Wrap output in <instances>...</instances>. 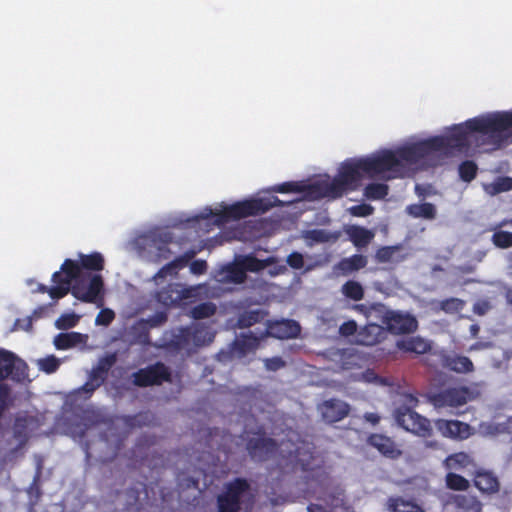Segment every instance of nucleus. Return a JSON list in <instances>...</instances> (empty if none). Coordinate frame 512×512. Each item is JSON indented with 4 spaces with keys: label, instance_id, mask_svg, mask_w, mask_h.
I'll list each match as a JSON object with an SVG mask.
<instances>
[{
    "label": "nucleus",
    "instance_id": "f257e3e1",
    "mask_svg": "<svg viewBox=\"0 0 512 512\" xmlns=\"http://www.w3.org/2000/svg\"><path fill=\"white\" fill-rule=\"evenodd\" d=\"M413 176L406 166L400 147L382 149L366 156L342 161L334 177L315 174L306 180L287 181L260 189L258 192H388V182Z\"/></svg>",
    "mask_w": 512,
    "mask_h": 512
},
{
    "label": "nucleus",
    "instance_id": "f03ea898",
    "mask_svg": "<svg viewBox=\"0 0 512 512\" xmlns=\"http://www.w3.org/2000/svg\"><path fill=\"white\" fill-rule=\"evenodd\" d=\"M477 121H485V117H475L454 125L445 135L400 146V153L406 166L411 167L414 174L415 166L434 154L449 157L466 154L471 148L479 153L494 151V148H490V132L476 129Z\"/></svg>",
    "mask_w": 512,
    "mask_h": 512
},
{
    "label": "nucleus",
    "instance_id": "7ed1b4c3",
    "mask_svg": "<svg viewBox=\"0 0 512 512\" xmlns=\"http://www.w3.org/2000/svg\"><path fill=\"white\" fill-rule=\"evenodd\" d=\"M126 435L118 432L113 426H109L99 436V442L104 444L110 450V455L102 457L103 463H111L113 467L110 468V475L106 476V485L109 487V497L114 502V498L123 496V510L128 508L127 500V474L126 468L128 467V459L124 451Z\"/></svg>",
    "mask_w": 512,
    "mask_h": 512
},
{
    "label": "nucleus",
    "instance_id": "20e7f679",
    "mask_svg": "<svg viewBox=\"0 0 512 512\" xmlns=\"http://www.w3.org/2000/svg\"><path fill=\"white\" fill-rule=\"evenodd\" d=\"M276 261L275 257L260 260L252 254L236 255L231 263L223 265L215 271L213 277L221 284H243L247 280V272H260Z\"/></svg>",
    "mask_w": 512,
    "mask_h": 512
},
{
    "label": "nucleus",
    "instance_id": "39448f33",
    "mask_svg": "<svg viewBox=\"0 0 512 512\" xmlns=\"http://www.w3.org/2000/svg\"><path fill=\"white\" fill-rule=\"evenodd\" d=\"M27 364L17 357L13 352L0 349V413L11 405V387L3 383L5 379H11L15 382H22L27 377Z\"/></svg>",
    "mask_w": 512,
    "mask_h": 512
},
{
    "label": "nucleus",
    "instance_id": "423d86ee",
    "mask_svg": "<svg viewBox=\"0 0 512 512\" xmlns=\"http://www.w3.org/2000/svg\"><path fill=\"white\" fill-rule=\"evenodd\" d=\"M63 281H67L68 294L71 293L77 300L84 303L102 302L104 281L99 273H80L73 278L63 274Z\"/></svg>",
    "mask_w": 512,
    "mask_h": 512
},
{
    "label": "nucleus",
    "instance_id": "0eeeda50",
    "mask_svg": "<svg viewBox=\"0 0 512 512\" xmlns=\"http://www.w3.org/2000/svg\"><path fill=\"white\" fill-rule=\"evenodd\" d=\"M173 239L166 229H156L136 238L134 244L138 254L152 262H160L170 258L172 252L167 244Z\"/></svg>",
    "mask_w": 512,
    "mask_h": 512
},
{
    "label": "nucleus",
    "instance_id": "6e6552de",
    "mask_svg": "<svg viewBox=\"0 0 512 512\" xmlns=\"http://www.w3.org/2000/svg\"><path fill=\"white\" fill-rule=\"evenodd\" d=\"M117 359V352L108 353L101 357L89 372L87 381L73 391L72 396L74 399H90L94 392L105 383L108 372L114 367Z\"/></svg>",
    "mask_w": 512,
    "mask_h": 512
},
{
    "label": "nucleus",
    "instance_id": "1a4fd4ad",
    "mask_svg": "<svg viewBox=\"0 0 512 512\" xmlns=\"http://www.w3.org/2000/svg\"><path fill=\"white\" fill-rule=\"evenodd\" d=\"M277 201L275 197H272V199L253 198L230 206H224L222 214L225 220H239L264 213L275 206Z\"/></svg>",
    "mask_w": 512,
    "mask_h": 512
},
{
    "label": "nucleus",
    "instance_id": "9d476101",
    "mask_svg": "<svg viewBox=\"0 0 512 512\" xmlns=\"http://www.w3.org/2000/svg\"><path fill=\"white\" fill-rule=\"evenodd\" d=\"M103 421L104 417L98 409L82 408L74 412L67 429L74 439L82 441L89 430L99 426Z\"/></svg>",
    "mask_w": 512,
    "mask_h": 512
},
{
    "label": "nucleus",
    "instance_id": "9b49d317",
    "mask_svg": "<svg viewBox=\"0 0 512 512\" xmlns=\"http://www.w3.org/2000/svg\"><path fill=\"white\" fill-rule=\"evenodd\" d=\"M78 260L65 259L61 265L64 274H68L70 278L80 273H98L104 269V257L99 252L90 254H78Z\"/></svg>",
    "mask_w": 512,
    "mask_h": 512
},
{
    "label": "nucleus",
    "instance_id": "f8f14e48",
    "mask_svg": "<svg viewBox=\"0 0 512 512\" xmlns=\"http://www.w3.org/2000/svg\"><path fill=\"white\" fill-rule=\"evenodd\" d=\"M249 485L246 481L237 479L231 483L227 492L218 497L219 512H237L245 498H249Z\"/></svg>",
    "mask_w": 512,
    "mask_h": 512
},
{
    "label": "nucleus",
    "instance_id": "ddd939ff",
    "mask_svg": "<svg viewBox=\"0 0 512 512\" xmlns=\"http://www.w3.org/2000/svg\"><path fill=\"white\" fill-rule=\"evenodd\" d=\"M396 420L398 424L407 431L421 436L430 434L431 428L429 421L408 408L403 410L399 409L396 413Z\"/></svg>",
    "mask_w": 512,
    "mask_h": 512
},
{
    "label": "nucleus",
    "instance_id": "4468645a",
    "mask_svg": "<svg viewBox=\"0 0 512 512\" xmlns=\"http://www.w3.org/2000/svg\"><path fill=\"white\" fill-rule=\"evenodd\" d=\"M385 324L395 334L414 332L418 326L413 316L399 312H388L385 316Z\"/></svg>",
    "mask_w": 512,
    "mask_h": 512
},
{
    "label": "nucleus",
    "instance_id": "2eb2a0df",
    "mask_svg": "<svg viewBox=\"0 0 512 512\" xmlns=\"http://www.w3.org/2000/svg\"><path fill=\"white\" fill-rule=\"evenodd\" d=\"M323 420L327 423H335L345 418L349 411V405L339 399H331L324 401L318 406Z\"/></svg>",
    "mask_w": 512,
    "mask_h": 512
},
{
    "label": "nucleus",
    "instance_id": "dca6fc26",
    "mask_svg": "<svg viewBox=\"0 0 512 512\" xmlns=\"http://www.w3.org/2000/svg\"><path fill=\"white\" fill-rule=\"evenodd\" d=\"M169 379V372L163 364H156L134 374V382L139 386L160 384Z\"/></svg>",
    "mask_w": 512,
    "mask_h": 512
},
{
    "label": "nucleus",
    "instance_id": "f3484780",
    "mask_svg": "<svg viewBox=\"0 0 512 512\" xmlns=\"http://www.w3.org/2000/svg\"><path fill=\"white\" fill-rule=\"evenodd\" d=\"M470 399V393L466 388L448 389L434 399L435 406L457 407L465 404Z\"/></svg>",
    "mask_w": 512,
    "mask_h": 512
},
{
    "label": "nucleus",
    "instance_id": "a211bd4d",
    "mask_svg": "<svg viewBox=\"0 0 512 512\" xmlns=\"http://www.w3.org/2000/svg\"><path fill=\"white\" fill-rule=\"evenodd\" d=\"M124 368H114L111 372L112 379L106 384L107 393L113 398H121L128 391V378Z\"/></svg>",
    "mask_w": 512,
    "mask_h": 512
},
{
    "label": "nucleus",
    "instance_id": "6ab92c4d",
    "mask_svg": "<svg viewBox=\"0 0 512 512\" xmlns=\"http://www.w3.org/2000/svg\"><path fill=\"white\" fill-rule=\"evenodd\" d=\"M407 255L402 244L382 246L375 252L374 260L378 264H397L405 260Z\"/></svg>",
    "mask_w": 512,
    "mask_h": 512
},
{
    "label": "nucleus",
    "instance_id": "aec40b11",
    "mask_svg": "<svg viewBox=\"0 0 512 512\" xmlns=\"http://www.w3.org/2000/svg\"><path fill=\"white\" fill-rule=\"evenodd\" d=\"M63 272L60 269L52 274L51 281L53 282V286L48 287L44 284H38L36 292L39 293H47L51 299L59 300L68 295V286L67 281H63Z\"/></svg>",
    "mask_w": 512,
    "mask_h": 512
},
{
    "label": "nucleus",
    "instance_id": "412c9836",
    "mask_svg": "<svg viewBox=\"0 0 512 512\" xmlns=\"http://www.w3.org/2000/svg\"><path fill=\"white\" fill-rule=\"evenodd\" d=\"M436 427L446 437L465 439L470 435V426L456 420H437Z\"/></svg>",
    "mask_w": 512,
    "mask_h": 512
},
{
    "label": "nucleus",
    "instance_id": "4be33fe9",
    "mask_svg": "<svg viewBox=\"0 0 512 512\" xmlns=\"http://www.w3.org/2000/svg\"><path fill=\"white\" fill-rule=\"evenodd\" d=\"M275 442L266 437L256 436L249 440L247 448L250 455L257 460H264L275 450Z\"/></svg>",
    "mask_w": 512,
    "mask_h": 512
},
{
    "label": "nucleus",
    "instance_id": "5701e85b",
    "mask_svg": "<svg viewBox=\"0 0 512 512\" xmlns=\"http://www.w3.org/2000/svg\"><path fill=\"white\" fill-rule=\"evenodd\" d=\"M196 255L195 251H187L182 256L177 257L173 261L163 266L159 272L153 277V280L158 283L159 280L164 279L167 275L173 276L177 271L185 267L191 259Z\"/></svg>",
    "mask_w": 512,
    "mask_h": 512
},
{
    "label": "nucleus",
    "instance_id": "b1692460",
    "mask_svg": "<svg viewBox=\"0 0 512 512\" xmlns=\"http://www.w3.org/2000/svg\"><path fill=\"white\" fill-rule=\"evenodd\" d=\"M369 443L375 447L381 454L390 458H397L401 455V450L392 439L381 434L370 436Z\"/></svg>",
    "mask_w": 512,
    "mask_h": 512
},
{
    "label": "nucleus",
    "instance_id": "393cba45",
    "mask_svg": "<svg viewBox=\"0 0 512 512\" xmlns=\"http://www.w3.org/2000/svg\"><path fill=\"white\" fill-rule=\"evenodd\" d=\"M384 329L377 324H368L363 327L357 334V342L361 345L372 346L384 338Z\"/></svg>",
    "mask_w": 512,
    "mask_h": 512
},
{
    "label": "nucleus",
    "instance_id": "a878e982",
    "mask_svg": "<svg viewBox=\"0 0 512 512\" xmlns=\"http://www.w3.org/2000/svg\"><path fill=\"white\" fill-rule=\"evenodd\" d=\"M88 336L79 332L59 333L54 338V345L58 350H67L87 342Z\"/></svg>",
    "mask_w": 512,
    "mask_h": 512
},
{
    "label": "nucleus",
    "instance_id": "bb28decb",
    "mask_svg": "<svg viewBox=\"0 0 512 512\" xmlns=\"http://www.w3.org/2000/svg\"><path fill=\"white\" fill-rule=\"evenodd\" d=\"M396 346L401 350L416 354H424L430 349L429 342L421 337L404 338L399 340Z\"/></svg>",
    "mask_w": 512,
    "mask_h": 512
},
{
    "label": "nucleus",
    "instance_id": "cd10ccee",
    "mask_svg": "<svg viewBox=\"0 0 512 512\" xmlns=\"http://www.w3.org/2000/svg\"><path fill=\"white\" fill-rule=\"evenodd\" d=\"M346 233L353 244L359 248L367 246L375 236L374 231L359 226H350Z\"/></svg>",
    "mask_w": 512,
    "mask_h": 512
},
{
    "label": "nucleus",
    "instance_id": "c85d7f7f",
    "mask_svg": "<svg viewBox=\"0 0 512 512\" xmlns=\"http://www.w3.org/2000/svg\"><path fill=\"white\" fill-rule=\"evenodd\" d=\"M300 333V326L297 322L285 320L277 322L273 327L271 334L277 338H293Z\"/></svg>",
    "mask_w": 512,
    "mask_h": 512
},
{
    "label": "nucleus",
    "instance_id": "c756f323",
    "mask_svg": "<svg viewBox=\"0 0 512 512\" xmlns=\"http://www.w3.org/2000/svg\"><path fill=\"white\" fill-rule=\"evenodd\" d=\"M474 483L482 492L495 493L499 490L497 478L489 472H478L475 476Z\"/></svg>",
    "mask_w": 512,
    "mask_h": 512
},
{
    "label": "nucleus",
    "instance_id": "7c9ffc66",
    "mask_svg": "<svg viewBox=\"0 0 512 512\" xmlns=\"http://www.w3.org/2000/svg\"><path fill=\"white\" fill-rule=\"evenodd\" d=\"M444 365L457 373H469L474 370L472 361L466 356H449L444 359Z\"/></svg>",
    "mask_w": 512,
    "mask_h": 512
},
{
    "label": "nucleus",
    "instance_id": "2f4dec72",
    "mask_svg": "<svg viewBox=\"0 0 512 512\" xmlns=\"http://www.w3.org/2000/svg\"><path fill=\"white\" fill-rule=\"evenodd\" d=\"M387 507L392 512H425L417 503L401 497L389 498Z\"/></svg>",
    "mask_w": 512,
    "mask_h": 512
},
{
    "label": "nucleus",
    "instance_id": "473e14b6",
    "mask_svg": "<svg viewBox=\"0 0 512 512\" xmlns=\"http://www.w3.org/2000/svg\"><path fill=\"white\" fill-rule=\"evenodd\" d=\"M367 264V258L363 255H353L349 258L342 259L336 266L335 269L341 271L342 274H349L353 271H357L364 268Z\"/></svg>",
    "mask_w": 512,
    "mask_h": 512
},
{
    "label": "nucleus",
    "instance_id": "72a5a7b5",
    "mask_svg": "<svg viewBox=\"0 0 512 512\" xmlns=\"http://www.w3.org/2000/svg\"><path fill=\"white\" fill-rule=\"evenodd\" d=\"M157 299L165 306H175L180 303L179 283L170 284L157 293Z\"/></svg>",
    "mask_w": 512,
    "mask_h": 512
},
{
    "label": "nucleus",
    "instance_id": "f704fd0d",
    "mask_svg": "<svg viewBox=\"0 0 512 512\" xmlns=\"http://www.w3.org/2000/svg\"><path fill=\"white\" fill-rule=\"evenodd\" d=\"M207 285L199 284L195 286H185L179 283V291H180V302L188 301L194 302L197 299L202 297V291H205V296H207Z\"/></svg>",
    "mask_w": 512,
    "mask_h": 512
},
{
    "label": "nucleus",
    "instance_id": "c9c22d12",
    "mask_svg": "<svg viewBox=\"0 0 512 512\" xmlns=\"http://www.w3.org/2000/svg\"><path fill=\"white\" fill-rule=\"evenodd\" d=\"M455 505L464 512H481L482 504L471 495H457L454 498Z\"/></svg>",
    "mask_w": 512,
    "mask_h": 512
},
{
    "label": "nucleus",
    "instance_id": "e433bc0d",
    "mask_svg": "<svg viewBox=\"0 0 512 512\" xmlns=\"http://www.w3.org/2000/svg\"><path fill=\"white\" fill-rule=\"evenodd\" d=\"M407 213L415 218L434 219L436 210L430 203L413 204L407 207Z\"/></svg>",
    "mask_w": 512,
    "mask_h": 512
},
{
    "label": "nucleus",
    "instance_id": "4c0bfd02",
    "mask_svg": "<svg viewBox=\"0 0 512 512\" xmlns=\"http://www.w3.org/2000/svg\"><path fill=\"white\" fill-rule=\"evenodd\" d=\"M338 236V234H331L321 229L305 231L302 234V237L308 241L309 245H312L315 242L335 241Z\"/></svg>",
    "mask_w": 512,
    "mask_h": 512
},
{
    "label": "nucleus",
    "instance_id": "58836bf2",
    "mask_svg": "<svg viewBox=\"0 0 512 512\" xmlns=\"http://www.w3.org/2000/svg\"><path fill=\"white\" fill-rule=\"evenodd\" d=\"M193 339L192 326L184 328L179 331V334L175 336L174 343L179 349L191 351L195 348Z\"/></svg>",
    "mask_w": 512,
    "mask_h": 512
},
{
    "label": "nucleus",
    "instance_id": "ea45409f",
    "mask_svg": "<svg viewBox=\"0 0 512 512\" xmlns=\"http://www.w3.org/2000/svg\"><path fill=\"white\" fill-rule=\"evenodd\" d=\"M192 331L195 347L206 345L213 340L214 334L207 327L193 325Z\"/></svg>",
    "mask_w": 512,
    "mask_h": 512
},
{
    "label": "nucleus",
    "instance_id": "a19ab883",
    "mask_svg": "<svg viewBox=\"0 0 512 512\" xmlns=\"http://www.w3.org/2000/svg\"><path fill=\"white\" fill-rule=\"evenodd\" d=\"M435 309L444 311L448 314H454L460 312L465 302L459 298H449L435 303Z\"/></svg>",
    "mask_w": 512,
    "mask_h": 512
},
{
    "label": "nucleus",
    "instance_id": "79ce46f5",
    "mask_svg": "<svg viewBox=\"0 0 512 512\" xmlns=\"http://www.w3.org/2000/svg\"><path fill=\"white\" fill-rule=\"evenodd\" d=\"M444 464L448 469L465 468L472 464V459L468 454L460 452L447 457Z\"/></svg>",
    "mask_w": 512,
    "mask_h": 512
},
{
    "label": "nucleus",
    "instance_id": "37998d69",
    "mask_svg": "<svg viewBox=\"0 0 512 512\" xmlns=\"http://www.w3.org/2000/svg\"><path fill=\"white\" fill-rule=\"evenodd\" d=\"M216 305L212 302L201 303L193 307L190 311V315L194 319H204L215 314Z\"/></svg>",
    "mask_w": 512,
    "mask_h": 512
},
{
    "label": "nucleus",
    "instance_id": "c03bdc74",
    "mask_svg": "<svg viewBox=\"0 0 512 512\" xmlns=\"http://www.w3.org/2000/svg\"><path fill=\"white\" fill-rule=\"evenodd\" d=\"M343 294L354 301H359L364 296V291L360 283L356 281H348L342 287Z\"/></svg>",
    "mask_w": 512,
    "mask_h": 512
},
{
    "label": "nucleus",
    "instance_id": "a18cd8bd",
    "mask_svg": "<svg viewBox=\"0 0 512 512\" xmlns=\"http://www.w3.org/2000/svg\"><path fill=\"white\" fill-rule=\"evenodd\" d=\"M80 320V316L76 313H64L56 321L55 326L59 330H68L75 327Z\"/></svg>",
    "mask_w": 512,
    "mask_h": 512
},
{
    "label": "nucleus",
    "instance_id": "49530a36",
    "mask_svg": "<svg viewBox=\"0 0 512 512\" xmlns=\"http://www.w3.org/2000/svg\"><path fill=\"white\" fill-rule=\"evenodd\" d=\"M477 165L473 161L466 160L459 165L460 178L465 182H470L476 177Z\"/></svg>",
    "mask_w": 512,
    "mask_h": 512
},
{
    "label": "nucleus",
    "instance_id": "de8ad7c7",
    "mask_svg": "<svg viewBox=\"0 0 512 512\" xmlns=\"http://www.w3.org/2000/svg\"><path fill=\"white\" fill-rule=\"evenodd\" d=\"M39 369L47 374L54 373L60 366V361L54 355L47 356L38 361Z\"/></svg>",
    "mask_w": 512,
    "mask_h": 512
},
{
    "label": "nucleus",
    "instance_id": "09e8293b",
    "mask_svg": "<svg viewBox=\"0 0 512 512\" xmlns=\"http://www.w3.org/2000/svg\"><path fill=\"white\" fill-rule=\"evenodd\" d=\"M446 484L450 489L453 490H466L469 487V482L464 477L449 473L446 476Z\"/></svg>",
    "mask_w": 512,
    "mask_h": 512
},
{
    "label": "nucleus",
    "instance_id": "8fccbe9b",
    "mask_svg": "<svg viewBox=\"0 0 512 512\" xmlns=\"http://www.w3.org/2000/svg\"><path fill=\"white\" fill-rule=\"evenodd\" d=\"M492 242L499 248H508L512 246V233L506 231L495 232L492 236Z\"/></svg>",
    "mask_w": 512,
    "mask_h": 512
},
{
    "label": "nucleus",
    "instance_id": "3c124183",
    "mask_svg": "<svg viewBox=\"0 0 512 512\" xmlns=\"http://www.w3.org/2000/svg\"><path fill=\"white\" fill-rule=\"evenodd\" d=\"M115 318V313L108 308L100 310L97 314L95 323L96 325L108 326Z\"/></svg>",
    "mask_w": 512,
    "mask_h": 512
},
{
    "label": "nucleus",
    "instance_id": "603ef678",
    "mask_svg": "<svg viewBox=\"0 0 512 512\" xmlns=\"http://www.w3.org/2000/svg\"><path fill=\"white\" fill-rule=\"evenodd\" d=\"M349 212L353 216L364 217V216L370 215L373 212V207L368 204L356 205V206L351 207L349 209Z\"/></svg>",
    "mask_w": 512,
    "mask_h": 512
},
{
    "label": "nucleus",
    "instance_id": "864d4df0",
    "mask_svg": "<svg viewBox=\"0 0 512 512\" xmlns=\"http://www.w3.org/2000/svg\"><path fill=\"white\" fill-rule=\"evenodd\" d=\"M189 268L192 274L202 275L206 273L208 265L205 260H196L190 264Z\"/></svg>",
    "mask_w": 512,
    "mask_h": 512
},
{
    "label": "nucleus",
    "instance_id": "5fc2aeb1",
    "mask_svg": "<svg viewBox=\"0 0 512 512\" xmlns=\"http://www.w3.org/2000/svg\"><path fill=\"white\" fill-rule=\"evenodd\" d=\"M287 263L294 269H301L304 266V259L302 254L294 252L287 258Z\"/></svg>",
    "mask_w": 512,
    "mask_h": 512
},
{
    "label": "nucleus",
    "instance_id": "6e6d98bb",
    "mask_svg": "<svg viewBox=\"0 0 512 512\" xmlns=\"http://www.w3.org/2000/svg\"><path fill=\"white\" fill-rule=\"evenodd\" d=\"M264 362L265 367L271 371H276L285 366V362L280 357L268 358Z\"/></svg>",
    "mask_w": 512,
    "mask_h": 512
},
{
    "label": "nucleus",
    "instance_id": "4d7b16f0",
    "mask_svg": "<svg viewBox=\"0 0 512 512\" xmlns=\"http://www.w3.org/2000/svg\"><path fill=\"white\" fill-rule=\"evenodd\" d=\"M357 330V325L354 321H348L342 324L339 328V332L343 336H350Z\"/></svg>",
    "mask_w": 512,
    "mask_h": 512
},
{
    "label": "nucleus",
    "instance_id": "13d9d810",
    "mask_svg": "<svg viewBox=\"0 0 512 512\" xmlns=\"http://www.w3.org/2000/svg\"><path fill=\"white\" fill-rule=\"evenodd\" d=\"M259 317H260L259 312H251V313L243 315L240 318L239 322L242 326H250L253 323L257 322Z\"/></svg>",
    "mask_w": 512,
    "mask_h": 512
},
{
    "label": "nucleus",
    "instance_id": "bf43d9fd",
    "mask_svg": "<svg viewBox=\"0 0 512 512\" xmlns=\"http://www.w3.org/2000/svg\"><path fill=\"white\" fill-rule=\"evenodd\" d=\"M490 308L491 305L488 301H478L474 304L473 311L475 314L482 316L486 314Z\"/></svg>",
    "mask_w": 512,
    "mask_h": 512
},
{
    "label": "nucleus",
    "instance_id": "052dcab7",
    "mask_svg": "<svg viewBox=\"0 0 512 512\" xmlns=\"http://www.w3.org/2000/svg\"><path fill=\"white\" fill-rule=\"evenodd\" d=\"M512 189V178H504L497 187L494 188L493 192H506Z\"/></svg>",
    "mask_w": 512,
    "mask_h": 512
},
{
    "label": "nucleus",
    "instance_id": "680f3d73",
    "mask_svg": "<svg viewBox=\"0 0 512 512\" xmlns=\"http://www.w3.org/2000/svg\"><path fill=\"white\" fill-rule=\"evenodd\" d=\"M25 420L24 419H21V418H17L16 421H15V430H14V433H15V436L16 437H20L21 434H22V431L20 430V427L22 429H25Z\"/></svg>",
    "mask_w": 512,
    "mask_h": 512
},
{
    "label": "nucleus",
    "instance_id": "e2e57ef3",
    "mask_svg": "<svg viewBox=\"0 0 512 512\" xmlns=\"http://www.w3.org/2000/svg\"><path fill=\"white\" fill-rule=\"evenodd\" d=\"M166 320V316L163 313H159L155 316V318L148 320L150 326H156L160 323H163Z\"/></svg>",
    "mask_w": 512,
    "mask_h": 512
},
{
    "label": "nucleus",
    "instance_id": "0e129e2a",
    "mask_svg": "<svg viewBox=\"0 0 512 512\" xmlns=\"http://www.w3.org/2000/svg\"><path fill=\"white\" fill-rule=\"evenodd\" d=\"M491 344L487 342H478L470 347V350H479V349H485L490 347Z\"/></svg>",
    "mask_w": 512,
    "mask_h": 512
},
{
    "label": "nucleus",
    "instance_id": "69168bd1",
    "mask_svg": "<svg viewBox=\"0 0 512 512\" xmlns=\"http://www.w3.org/2000/svg\"><path fill=\"white\" fill-rule=\"evenodd\" d=\"M365 419L373 424H376L379 422V416L374 413H367L365 415Z\"/></svg>",
    "mask_w": 512,
    "mask_h": 512
},
{
    "label": "nucleus",
    "instance_id": "338daca9",
    "mask_svg": "<svg viewBox=\"0 0 512 512\" xmlns=\"http://www.w3.org/2000/svg\"><path fill=\"white\" fill-rule=\"evenodd\" d=\"M309 512H327L322 506L312 504L308 507Z\"/></svg>",
    "mask_w": 512,
    "mask_h": 512
},
{
    "label": "nucleus",
    "instance_id": "774afa93",
    "mask_svg": "<svg viewBox=\"0 0 512 512\" xmlns=\"http://www.w3.org/2000/svg\"><path fill=\"white\" fill-rule=\"evenodd\" d=\"M90 448V443L88 441L83 442V450L85 452L87 460L90 459L91 457Z\"/></svg>",
    "mask_w": 512,
    "mask_h": 512
}]
</instances>
